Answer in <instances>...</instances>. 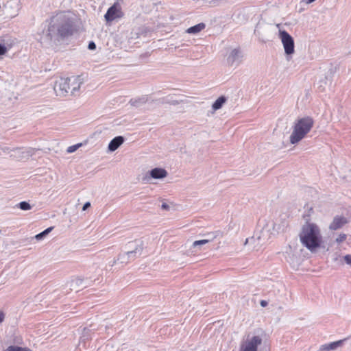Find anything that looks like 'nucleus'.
<instances>
[{"instance_id": "c85d7f7f", "label": "nucleus", "mask_w": 351, "mask_h": 351, "mask_svg": "<svg viewBox=\"0 0 351 351\" xmlns=\"http://www.w3.org/2000/svg\"><path fill=\"white\" fill-rule=\"evenodd\" d=\"M343 259L345 262L351 266V254H347L345 256H343Z\"/></svg>"}, {"instance_id": "4468645a", "label": "nucleus", "mask_w": 351, "mask_h": 351, "mask_svg": "<svg viewBox=\"0 0 351 351\" xmlns=\"http://www.w3.org/2000/svg\"><path fill=\"white\" fill-rule=\"evenodd\" d=\"M143 249V243H138L136 245V249L134 250V251H130L128 250L127 252H124L125 254H126V256L130 258V261L132 260L135 259L138 256H140L142 254Z\"/></svg>"}, {"instance_id": "bb28decb", "label": "nucleus", "mask_w": 351, "mask_h": 351, "mask_svg": "<svg viewBox=\"0 0 351 351\" xmlns=\"http://www.w3.org/2000/svg\"><path fill=\"white\" fill-rule=\"evenodd\" d=\"M82 145V143H77L71 146H69L66 152L69 154L75 152L78 148H80Z\"/></svg>"}, {"instance_id": "20e7f679", "label": "nucleus", "mask_w": 351, "mask_h": 351, "mask_svg": "<svg viewBox=\"0 0 351 351\" xmlns=\"http://www.w3.org/2000/svg\"><path fill=\"white\" fill-rule=\"evenodd\" d=\"M314 124L313 119L310 117L298 119L293 127L289 140L291 144H297L302 141L311 131Z\"/></svg>"}, {"instance_id": "2f4dec72", "label": "nucleus", "mask_w": 351, "mask_h": 351, "mask_svg": "<svg viewBox=\"0 0 351 351\" xmlns=\"http://www.w3.org/2000/svg\"><path fill=\"white\" fill-rule=\"evenodd\" d=\"M4 319H5V313L0 311V324H1L3 321H4Z\"/></svg>"}, {"instance_id": "9b49d317", "label": "nucleus", "mask_w": 351, "mask_h": 351, "mask_svg": "<svg viewBox=\"0 0 351 351\" xmlns=\"http://www.w3.org/2000/svg\"><path fill=\"white\" fill-rule=\"evenodd\" d=\"M346 217L342 215H337L334 217L332 221L329 224L328 229L331 231H335L342 228L346 224L348 223Z\"/></svg>"}, {"instance_id": "393cba45", "label": "nucleus", "mask_w": 351, "mask_h": 351, "mask_svg": "<svg viewBox=\"0 0 351 351\" xmlns=\"http://www.w3.org/2000/svg\"><path fill=\"white\" fill-rule=\"evenodd\" d=\"M138 243H143V241L135 240L134 241L130 242L127 245L128 250L134 251V250L136 249V245Z\"/></svg>"}, {"instance_id": "5701e85b", "label": "nucleus", "mask_w": 351, "mask_h": 351, "mask_svg": "<svg viewBox=\"0 0 351 351\" xmlns=\"http://www.w3.org/2000/svg\"><path fill=\"white\" fill-rule=\"evenodd\" d=\"M4 351H31L29 349L16 346H10L8 347Z\"/></svg>"}, {"instance_id": "2eb2a0df", "label": "nucleus", "mask_w": 351, "mask_h": 351, "mask_svg": "<svg viewBox=\"0 0 351 351\" xmlns=\"http://www.w3.org/2000/svg\"><path fill=\"white\" fill-rule=\"evenodd\" d=\"M150 178L153 179H162L167 176V171L163 168H154L149 171Z\"/></svg>"}, {"instance_id": "f03ea898", "label": "nucleus", "mask_w": 351, "mask_h": 351, "mask_svg": "<svg viewBox=\"0 0 351 351\" xmlns=\"http://www.w3.org/2000/svg\"><path fill=\"white\" fill-rule=\"evenodd\" d=\"M298 237L302 245L312 253L317 252L324 243L321 228L314 222H305Z\"/></svg>"}, {"instance_id": "f3484780", "label": "nucleus", "mask_w": 351, "mask_h": 351, "mask_svg": "<svg viewBox=\"0 0 351 351\" xmlns=\"http://www.w3.org/2000/svg\"><path fill=\"white\" fill-rule=\"evenodd\" d=\"M343 340L334 341L330 343L322 345L319 351H333L343 344Z\"/></svg>"}, {"instance_id": "e433bc0d", "label": "nucleus", "mask_w": 351, "mask_h": 351, "mask_svg": "<svg viewBox=\"0 0 351 351\" xmlns=\"http://www.w3.org/2000/svg\"><path fill=\"white\" fill-rule=\"evenodd\" d=\"M1 8H1V5H0V11L1 10Z\"/></svg>"}, {"instance_id": "b1692460", "label": "nucleus", "mask_w": 351, "mask_h": 351, "mask_svg": "<svg viewBox=\"0 0 351 351\" xmlns=\"http://www.w3.org/2000/svg\"><path fill=\"white\" fill-rule=\"evenodd\" d=\"M117 261L120 263L125 264L130 261V258L126 256L125 253H121L119 255Z\"/></svg>"}, {"instance_id": "f8f14e48", "label": "nucleus", "mask_w": 351, "mask_h": 351, "mask_svg": "<svg viewBox=\"0 0 351 351\" xmlns=\"http://www.w3.org/2000/svg\"><path fill=\"white\" fill-rule=\"evenodd\" d=\"M241 53L239 49H232L228 56L227 62L230 66H237L241 61Z\"/></svg>"}, {"instance_id": "a878e982", "label": "nucleus", "mask_w": 351, "mask_h": 351, "mask_svg": "<svg viewBox=\"0 0 351 351\" xmlns=\"http://www.w3.org/2000/svg\"><path fill=\"white\" fill-rule=\"evenodd\" d=\"M19 207L23 210H28L32 208L31 205L27 202H21L19 204Z\"/></svg>"}, {"instance_id": "1a4fd4ad", "label": "nucleus", "mask_w": 351, "mask_h": 351, "mask_svg": "<svg viewBox=\"0 0 351 351\" xmlns=\"http://www.w3.org/2000/svg\"><path fill=\"white\" fill-rule=\"evenodd\" d=\"M10 157L16 160L27 159L33 154L31 149L14 148L12 149Z\"/></svg>"}, {"instance_id": "412c9836", "label": "nucleus", "mask_w": 351, "mask_h": 351, "mask_svg": "<svg viewBox=\"0 0 351 351\" xmlns=\"http://www.w3.org/2000/svg\"><path fill=\"white\" fill-rule=\"evenodd\" d=\"M347 234L343 232H341L337 234V237L335 239L334 242L337 245H341L347 239Z\"/></svg>"}, {"instance_id": "473e14b6", "label": "nucleus", "mask_w": 351, "mask_h": 351, "mask_svg": "<svg viewBox=\"0 0 351 351\" xmlns=\"http://www.w3.org/2000/svg\"><path fill=\"white\" fill-rule=\"evenodd\" d=\"M90 206V202H86L84 204L83 207H82V210H86Z\"/></svg>"}, {"instance_id": "4be33fe9", "label": "nucleus", "mask_w": 351, "mask_h": 351, "mask_svg": "<svg viewBox=\"0 0 351 351\" xmlns=\"http://www.w3.org/2000/svg\"><path fill=\"white\" fill-rule=\"evenodd\" d=\"M53 227H49L48 228H47L46 230H45L44 231H43L42 232L36 234L35 236V238L36 240H41L43 239L45 237H46L52 230H53Z\"/></svg>"}, {"instance_id": "423d86ee", "label": "nucleus", "mask_w": 351, "mask_h": 351, "mask_svg": "<svg viewBox=\"0 0 351 351\" xmlns=\"http://www.w3.org/2000/svg\"><path fill=\"white\" fill-rule=\"evenodd\" d=\"M278 38L281 40L286 55H293L295 52V45L293 37L285 30L280 29Z\"/></svg>"}, {"instance_id": "dca6fc26", "label": "nucleus", "mask_w": 351, "mask_h": 351, "mask_svg": "<svg viewBox=\"0 0 351 351\" xmlns=\"http://www.w3.org/2000/svg\"><path fill=\"white\" fill-rule=\"evenodd\" d=\"M124 142V138L121 136H118L114 138L108 144V150L110 152H114L117 150Z\"/></svg>"}, {"instance_id": "6e6552de", "label": "nucleus", "mask_w": 351, "mask_h": 351, "mask_svg": "<svg viewBox=\"0 0 351 351\" xmlns=\"http://www.w3.org/2000/svg\"><path fill=\"white\" fill-rule=\"evenodd\" d=\"M3 8L5 16L12 19L19 14L21 9L20 2L18 0H10L3 5Z\"/></svg>"}, {"instance_id": "0eeeda50", "label": "nucleus", "mask_w": 351, "mask_h": 351, "mask_svg": "<svg viewBox=\"0 0 351 351\" xmlns=\"http://www.w3.org/2000/svg\"><path fill=\"white\" fill-rule=\"evenodd\" d=\"M123 15L121 5L116 2L108 9L104 18L107 23H111L113 21L121 19Z\"/></svg>"}, {"instance_id": "9d476101", "label": "nucleus", "mask_w": 351, "mask_h": 351, "mask_svg": "<svg viewBox=\"0 0 351 351\" xmlns=\"http://www.w3.org/2000/svg\"><path fill=\"white\" fill-rule=\"evenodd\" d=\"M15 43V40L10 36H5L0 38V56L4 55Z\"/></svg>"}, {"instance_id": "c756f323", "label": "nucleus", "mask_w": 351, "mask_h": 351, "mask_svg": "<svg viewBox=\"0 0 351 351\" xmlns=\"http://www.w3.org/2000/svg\"><path fill=\"white\" fill-rule=\"evenodd\" d=\"M1 150L3 151V153L8 154L10 156V154L12 153L11 150H12V149L8 147H4L1 148Z\"/></svg>"}, {"instance_id": "a211bd4d", "label": "nucleus", "mask_w": 351, "mask_h": 351, "mask_svg": "<svg viewBox=\"0 0 351 351\" xmlns=\"http://www.w3.org/2000/svg\"><path fill=\"white\" fill-rule=\"evenodd\" d=\"M83 287H84V280L80 278H76L70 282V288L71 290L78 291Z\"/></svg>"}, {"instance_id": "c9c22d12", "label": "nucleus", "mask_w": 351, "mask_h": 351, "mask_svg": "<svg viewBox=\"0 0 351 351\" xmlns=\"http://www.w3.org/2000/svg\"><path fill=\"white\" fill-rule=\"evenodd\" d=\"M315 0H307L306 1V3H313V1H315Z\"/></svg>"}, {"instance_id": "f704fd0d", "label": "nucleus", "mask_w": 351, "mask_h": 351, "mask_svg": "<svg viewBox=\"0 0 351 351\" xmlns=\"http://www.w3.org/2000/svg\"><path fill=\"white\" fill-rule=\"evenodd\" d=\"M267 302H266V301H265V300H262V301L261 302V305L262 306H265L267 305Z\"/></svg>"}, {"instance_id": "f257e3e1", "label": "nucleus", "mask_w": 351, "mask_h": 351, "mask_svg": "<svg viewBox=\"0 0 351 351\" xmlns=\"http://www.w3.org/2000/svg\"><path fill=\"white\" fill-rule=\"evenodd\" d=\"M75 32V17L70 12H59L49 21L43 42L49 45H59Z\"/></svg>"}, {"instance_id": "ddd939ff", "label": "nucleus", "mask_w": 351, "mask_h": 351, "mask_svg": "<svg viewBox=\"0 0 351 351\" xmlns=\"http://www.w3.org/2000/svg\"><path fill=\"white\" fill-rule=\"evenodd\" d=\"M285 259L293 267L300 265V257L292 250L291 246L289 247V251L286 252Z\"/></svg>"}, {"instance_id": "aec40b11", "label": "nucleus", "mask_w": 351, "mask_h": 351, "mask_svg": "<svg viewBox=\"0 0 351 351\" xmlns=\"http://www.w3.org/2000/svg\"><path fill=\"white\" fill-rule=\"evenodd\" d=\"M227 99L224 96L219 97L212 105V108L216 111L221 108L223 105L226 102Z\"/></svg>"}, {"instance_id": "cd10ccee", "label": "nucleus", "mask_w": 351, "mask_h": 351, "mask_svg": "<svg viewBox=\"0 0 351 351\" xmlns=\"http://www.w3.org/2000/svg\"><path fill=\"white\" fill-rule=\"evenodd\" d=\"M208 242H209V240H208V239H203V240L195 241L193 242V246L194 247H197L199 245L206 244Z\"/></svg>"}, {"instance_id": "72a5a7b5", "label": "nucleus", "mask_w": 351, "mask_h": 351, "mask_svg": "<svg viewBox=\"0 0 351 351\" xmlns=\"http://www.w3.org/2000/svg\"><path fill=\"white\" fill-rule=\"evenodd\" d=\"M161 208L163 210H169V206L167 204H166V203H163L161 205Z\"/></svg>"}, {"instance_id": "39448f33", "label": "nucleus", "mask_w": 351, "mask_h": 351, "mask_svg": "<svg viewBox=\"0 0 351 351\" xmlns=\"http://www.w3.org/2000/svg\"><path fill=\"white\" fill-rule=\"evenodd\" d=\"M262 338L258 335L247 334L240 341L238 351H258Z\"/></svg>"}, {"instance_id": "7ed1b4c3", "label": "nucleus", "mask_w": 351, "mask_h": 351, "mask_svg": "<svg viewBox=\"0 0 351 351\" xmlns=\"http://www.w3.org/2000/svg\"><path fill=\"white\" fill-rule=\"evenodd\" d=\"M83 81L80 76L58 77L55 81L53 89L57 96L65 97L69 93L75 95L80 88Z\"/></svg>"}, {"instance_id": "7c9ffc66", "label": "nucleus", "mask_w": 351, "mask_h": 351, "mask_svg": "<svg viewBox=\"0 0 351 351\" xmlns=\"http://www.w3.org/2000/svg\"><path fill=\"white\" fill-rule=\"evenodd\" d=\"M88 49H90V50H93L96 48V45L94 42L91 41L88 44Z\"/></svg>"}, {"instance_id": "6ab92c4d", "label": "nucleus", "mask_w": 351, "mask_h": 351, "mask_svg": "<svg viewBox=\"0 0 351 351\" xmlns=\"http://www.w3.org/2000/svg\"><path fill=\"white\" fill-rule=\"evenodd\" d=\"M205 27L206 25L204 23H200L188 28L186 29V32L188 34H196L203 30Z\"/></svg>"}]
</instances>
